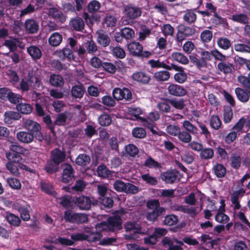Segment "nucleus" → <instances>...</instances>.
Listing matches in <instances>:
<instances>
[{
  "label": "nucleus",
  "mask_w": 250,
  "mask_h": 250,
  "mask_svg": "<svg viewBox=\"0 0 250 250\" xmlns=\"http://www.w3.org/2000/svg\"><path fill=\"white\" fill-rule=\"evenodd\" d=\"M50 158L61 164L66 159V154L64 151L59 148H55L51 150Z\"/></svg>",
  "instance_id": "nucleus-16"
},
{
  "label": "nucleus",
  "mask_w": 250,
  "mask_h": 250,
  "mask_svg": "<svg viewBox=\"0 0 250 250\" xmlns=\"http://www.w3.org/2000/svg\"><path fill=\"white\" fill-rule=\"evenodd\" d=\"M124 13L129 20H135L142 15L141 9L132 4H128L125 7Z\"/></svg>",
  "instance_id": "nucleus-11"
},
{
  "label": "nucleus",
  "mask_w": 250,
  "mask_h": 250,
  "mask_svg": "<svg viewBox=\"0 0 250 250\" xmlns=\"http://www.w3.org/2000/svg\"><path fill=\"white\" fill-rule=\"evenodd\" d=\"M22 100V97L21 95L15 93L11 91L7 101L12 104L18 105V104L21 102Z\"/></svg>",
  "instance_id": "nucleus-55"
},
{
  "label": "nucleus",
  "mask_w": 250,
  "mask_h": 250,
  "mask_svg": "<svg viewBox=\"0 0 250 250\" xmlns=\"http://www.w3.org/2000/svg\"><path fill=\"white\" fill-rule=\"evenodd\" d=\"M197 124L199 127V134L201 135H203L206 139H209L211 137V133L209 131L207 125L203 123L197 121Z\"/></svg>",
  "instance_id": "nucleus-45"
},
{
  "label": "nucleus",
  "mask_w": 250,
  "mask_h": 250,
  "mask_svg": "<svg viewBox=\"0 0 250 250\" xmlns=\"http://www.w3.org/2000/svg\"><path fill=\"white\" fill-rule=\"evenodd\" d=\"M170 67L171 70L173 69L178 72L174 75V79L176 82L179 83H183L187 81L188 78L187 74L185 72L183 67L171 63Z\"/></svg>",
  "instance_id": "nucleus-12"
},
{
  "label": "nucleus",
  "mask_w": 250,
  "mask_h": 250,
  "mask_svg": "<svg viewBox=\"0 0 250 250\" xmlns=\"http://www.w3.org/2000/svg\"><path fill=\"white\" fill-rule=\"evenodd\" d=\"M67 119L66 112L59 113L54 122V125L58 126L64 125H65Z\"/></svg>",
  "instance_id": "nucleus-60"
},
{
  "label": "nucleus",
  "mask_w": 250,
  "mask_h": 250,
  "mask_svg": "<svg viewBox=\"0 0 250 250\" xmlns=\"http://www.w3.org/2000/svg\"><path fill=\"white\" fill-rule=\"evenodd\" d=\"M214 174L218 178H222L224 177L226 174V167L221 164H217L214 165L212 168Z\"/></svg>",
  "instance_id": "nucleus-48"
},
{
  "label": "nucleus",
  "mask_w": 250,
  "mask_h": 250,
  "mask_svg": "<svg viewBox=\"0 0 250 250\" xmlns=\"http://www.w3.org/2000/svg\"><path fill=\"white\" fill-rule=\"evenodd\" d=\"M209 122L210 127L214 129L218 130L221 128L222 122L218 115H212L209 120Z\"/></svg>",
  "instance_id": "nucleus-50"
},
{
  "label": "nucleus",
  "mask_w": 250,
  "mask_h": 250,
  "mask_svg": "<svg viewBox=\"0 0 250 250\" xmlns=\"http://www.w3.org/2000/svg\"><path fill=\"white\" fill-rule=\"evenodd\" d=\"M132 134L133 137L138 139L145 138L146 136V129L143 127H136L132 130Z\"/></svg>",
  "instance_id": "nucleus-54"
},
{
  "label": "nucleus",
  "mask_w": 250,
  "mask_h": 250,
  "mask_svg": "<svg viewBox=\"0 0 250 250\" xmlns=\"http://www.w3.org/2000/svg\"><path fill=\"white\" fill-rule=\"evenodd\" d=\"M214 151L211 148H203L200 153V157L202 160H209L213 158Z\"/></svg>",
  "instance_id": "nucleus-57"
},
{
  "label": "nucleus",
  "mask_w": 250,
  "mask_h": 250,
  "mask_svg": "<svg viewBox=\"0 0 250 250\" xmlns=\"http://www.w3.org/2000/svg\"><path fill=\"white\" fill-rule=\"evenodd\" d=\"M99 204L103 205L104 207L110 208L114 204L113 200L112 198L109 197H99Z\"/></svg>",
  "instance_id": "nucleus-61"
},
{
  "label": "nucleus",
  "mask_w": 250,
  "mask_h": 250,
  "mask_svg": "<svg viewBox=\"0 0 250 250\" xmlns=\"http://www.w3.org/2000/svg\"><path fill=\"white\" fill-rule=\"evenodd\" d=\"M167 70H161L156 72L153 75V78L158 82L168 81L170 78V73Z\"/></svg>",
  "instance_id": "nucleus-32"
},
{
  "label": "nucleus",
  "mask_w": 250,
  "mask_h": 250,
  "mask_svg": "<svg viewBox=\"0 0 250 250\" xmlns=\"http://www.w3.org/2000/svg\"><path fill=\"white\" fill-rule=\"evenodd\" d=\"M101 7L100 2L97 0L91 1L87 5V10L89 13H94L99 10Z\"/></svg>",
  "instance_id": "nucleus-59"
},
{
  "label": "nucleus",
  "mask_w": 250,
  "mask_h": 250,
  "mask_svg": "<svg viewBox=\"0 0 250 250\" xmlns=\"http://www.w3.org/2000/svg\"><path fill=\"white\" fill-rule=\"evenodd\" d=\"M147 63L153 68H163L167 70H171L170 65L167 64L164 62H160L159 60L151 59L148 61Z\"/></svg>",
  "instance_id": "nucleus-43"
},
{
  "label": "nucleus",
  "mask_w": 250,
  "mask_h": 250,
  "mask_svg": "<svg viewBox=\"0 0 250 250\" xmlns=\"http://www.w3.org/2000/svg\"><path fill=\"white\" fill-rule=\"evenodd\" d=\"M143 166L149 168H158L161 167V165L151 156L148 157L146 160Z\"/></svg>",
  "instance_id": "nucleus-53"
},
{
  "label": "nucleus",
  "mask_w": 250,
  "mask_h": 250,
  "mask_svg": "<svg viewBox=\"0 0 250 250\" xmlns=\"http://www.w3.org/2000/svg\"><path fill=\"white\" fill-rule=\"evenodd\" d=\"M33 82V76L29 73L26 78H22L21 80L19 86L16 87V88L21 90L22 93L28 92L30 90Z\"/></svg>",
  "instance_id": "nucleus-13"
},
{
  "label": "nucleus",
  "mask_w": 250,
  "mask_h": 250,
  "mask_svg": "<svg viewBox=\"0 0 250 250\" xmlns=\"http://www.w3.org/2000/svg\"><path fill=\"white\" fill-rule=\"evenodd\" d=\"M74 203L80 210H89L91 206V200L86 196H80L72 199Z\"/></svg>",
  "instance_id": "nucleus-8"
},
{
  "label": "nucleus",
  "mask_w": 250,
  "mask_h": 250,
  "mask_svg": "<svg viewBox=\"0 0 250 250\" xmlns=\"http://www.w3.org/2000/svg\"><path fill=\"white\" fill-rule=\"evenodd\" d=\"M124 228L126 232L133 231L134 233H141V228L135 221L127 222L125 225Z\"/></svg>",
  "instance_id": "nucleus-39"
},
{
  "label": "nucleus",
  "mask_w": 250,
  "mask_h": 250,
  "mask_svg": "<svg viewBox=\"0 0 250 250\" xmlns=\"http://www.w3.org/2000/svg\"><path fill=\"white\" fill-rule=\"evenodd\" d=\"M24 127L31 133L35 138L40 142H42L44 139V136L41 132V127L40 125L37 122L30 119H27L23 124Z\"/></svg>",
  "instance_id": "nucleus-4"
},
{
  "label": "nucleus",
  "mask_w": 250,
  "mask_h": 250,
  "mask_svg": "<svg viewBox=\"0 0 250 250\" xmlns=\"http://www.w3.org/2000/svg\"><path fill=\"white\" fill-rule=\"evenodd\" d=\"M167 101L170 105H171L175 108L178 110H182L185 107L184 101L183 99H165Z\"/></svg>",
  "instance_id": "nucleus-52"
},
{
  "label": "nucleus",
  "mask_w": 250,
  "mask_h": 250,
  "mask_svg": "<svg viewBox=\"0 0 250 250\" xmlns=\"http://www.w3.org/2000/svg\"><path fill=\"white\" fill-rule=\"evenodd\" d=\"M21 115L18 112L14 111H7L4 114V121L5 124L10 125L14 121L19 120Z\"/></svg>",
  "instance_id": "nucleus-22"
},
{
  "label": "nucleus",
  "mask_w": 250,
  "mask_h": 250,
  "mask_svg": "<svg viewBox=\"0 0 250 250\" xmlns=\"http://www.w3.org/2000/svg\"><path fill=\"white\" fill-rule=\"evenodd\" d=\"M74 51L75 50L67 47H64L60 51L59 53V56L63 61L65 60H67L68 62H70L72 61H76V57L74 55Z\"/></svg>",
  "instance_id": "nucleus-17"
},
{
  "label": "nucleus",
  "mask_w": 250,
  "mask_h": 250,
  "mask_svg": "<svg viewBox=\"0 0 250 250\" xmlns=\"http://www.w3.org/2000/svg\"><path fill=\"white\" fill-rule=\"evenodd\" d=\"M17 138L21 143L29 144L33 141L35 136L28 131H21L17 133Z\"/></svg>",
  "instance_id": "nucleus-25"
},
{
  "label": "nucleus",
  "mask_w": 250,
  "mask_h": 250,
  "mask_svg": "<svg viewBox=\"0 0 250 250\" xmlns=\"http://www.w3.org/2000/svg\"><path fill=\"white\" fill-rule=\"evenodd\" d=\"M22 155H25L19 152L7 151L5 152V157L8 160L14 161V162H20L22 160Z\"/></svg>",
  "instance_id": "nucleus-41"
},
{
  "label": "nucleus",
  "mask_w": 250,
  "mask_h": 250,
  "mask_svg": "<svg viewBox=\"0 0 250 250\" xmlns=\"http://www.w3.org/2000/svg\"><path fill=\"white\" fill-rule=\"evenodd\" d=\"M16 108L18 111L23 114H30L32 111V107L29 104L22 103L21 102L17 105Z\"/></svg>",
  "instance_id": "nucleus-49"
},
{
  "label": "nucleus",
  "mask_w": 250,
  "mask_h": 250,
  "mask_svg": "<svg viewBox=\"0 0 250 250\" xmlns=\"http://www.w3.org/2000/svg\"><path fill=\"white\" fill-rule=\"evenodd\" d=\"M6 220L11 226L19 227L21 223V219L17 215L13 213L7 212L5 217Z\"/></svg>",
  "instance_id": "nucleus-37"
},
{
  "label": "nucleus",
  "mask_w": 250,
  "mask_h": 250,
  "mask_svg": "<svg viewBox=\"0 0 250 250\" xmlns=\"http://www.w3.org/2000/svg\"><path fill=\"white\" fill-rule=\"evenodd\" d=\"M49 15L52 17L56 20H58L62 22L65 21V18L62 13L56 8H50L48 11Z\"/></svg>",
  "instance_id": "nucleus-33"
},
{
  "label": "nucleus",
  "mask_w": 250,
  "mask_h": 250,
  "mask_svg": "<svg viewBox=\"0 0 250 250\" xmlns=\"http://www.w3.org/2000/svg\"><path fill=\"white\" fill-rule=\"evenodd\" d=\"M177 32L174 37V40L176 44L181 46L183 42L187 38L193 36L196 33L194 27L186 25L184 24H180L176 27Z\"/></svg>",
  "instance_id": "nucleus-2"
},
{
  "label": "nucleus",
  "mask_w": 250,
  "mask_h": 250,
  "mask_svg": "<svg viewBox=\"0 0 250 250\" xmlns=\"http://www.w3.org/2000/svg\"><path fill=\"white\" fill-rule=\"evenodd\" d=\"M178 138L180 141L184 143H189L192 140V136L190 133L185 131H180L178 134Z\"/></svg>",
  "instance_id": "nucleus-62"
},
{
  "label": "nucleus",
  "mask_w": 250,
  "mask_h": 250,
  "mask_svg": "<svg viewBox=\"0 0 250 250\" xmlns=\"http://www.w3.org/2000/svg\"><path fill=\"white\" fill-rule=\"evenodd\" d=\"M171 56L174 61L182 64H187L189 62L188 57L181 52H174Z\"/></svg>",
  "instance_id": "nucleus-40"
},
{
  "label": "nucleus",
  "mask_w": 250,
  "mask_h": 250,
  "mask_svg": "<svg viewBox=\"0 0 250 250\" xmlns=\"http://www.w3.org/2000/svg\"><path fill=\"white\" fill-rule=\"evenodd\" d=\"M231 166L235 169H238L241 164V158L239 155L235 154H233L230 157Z\"/></svg>",
  "instance_id": "nucleus-63"
},
{
  "label": "nucleus",
  "mask_w": 250,
  "mask_h": 250,
  "mask_svg": "<svg viewBox=\"0 0 250 250\" xmlns=\"http://www.w3.org/2000/svg\"><path fill=\"white\" fill-rule=\"evenodd\" d=\"M182 127L186 131L190 134L194 135H198L199 134V129L189 121H184L182 123Z\"/></svg>",
  "instance_id": "nucleus-34"
},
{
  "label": "nucleus",
  "mask_w": 250,
  "mask_h": 250,
  "mask_svg": "<svg viewBox=\"0 0 250 250\" xmlns=\"http://www.w3.org/2000/svg\"><path fill=\"white\" fill-rule=\"evenodd\" d=\"M235 93L237 98L242 103H246L249 100V91L241 87H236L235 89Z\"/></svg>",
  "instance_id": "nucleus-26"
},
{
  "label": "nucleus",
  "mask_w": 250,
  "mask_h": 250,
  "mask_svg": "<svg viewBox=\"0 0 250 250\" xmlns=\"http://www.w3.org/2000/svg\"><path fill=\"white\" fill-rule=\"evenodd\" d=\"M127 48L130 54L133 57L141 59H147L153 54L152 52L143 51V45L138 42H132L127 44Z\"/></svg>",
  "instance_id": "nucleus-3"
},
{
  "label": "nucleus",
  "mask_w": 250,
  "mask_h": 250,
  "mask_svg": "<svg viewBox=\"0 0 250 250\" xmlns=\"http://www.w3.org/2000/svg\"><path fill=\"white\" fill-rule=\"evenodd\" d=\"M86 184L83 180H78L76 181L74 186L72 187L69 186H65L62 188V189L65 191L73 193V191L76 192H82L85 188Z\"/></svg>",
  "instance_id": "nucleus-18"
},
{
  "label": "nucleus",
  "mask_w": 250,
  "mask_h": 250,
  "mask_svg": "<svg viewBox=\"0 0 250 250\" xmlns=\"http://www.w3.org/2000/svg\"><path fill=\"white\" fill-rule=\"evenodd\" d=\"M112 95L114 98L117 101L125 99L126 101L131 102L132 100V93L127 88L124 87L121 89L115 88L113 89Z\"/></svg>",
  "instance_id": "nucleus-7"
},
{
  "label": "nucleus",
  "mask_w": 250,
  "mask_h": 250,
  "mask_svg": "<svg viewBox=\"0 0 250 250\" xmlns=\"http://www.w3.org/2000/svg\"><path fill=\"white\" fill-rule=\"evenodd\" d=\"M99 124L102 126H107L109 125L111 122V117L108 114H103L98 118Z\"/></svg>",
  "instance_id": "nucleus-58"
},
{
  "label": "nucleus",
  "mask_w": 250,
  "mask_h": 250,
  "mask_svg": "<svg viewBox=\"0 0 250 250\" xmlns=\"http://www.w3.org/2000/svg\"><path fill=\"white\" fill-rule=\"evenodd\" d=\"M18 163L14 162V161L8 160L5 166L6 169L10 173L16 177H19L20 176L18 165H17Z\"/></svg>",
  "instance_id": "nucleus-29"
},
{
  "label": "nucleus",
  "mask_w": 250,
  "mask_h": 250,
  "mask_svg": "<svg viewBox=\"0 0 250 250\" xmlns=\"http://www.w3.org/2000/svg\"><path fill=\"white\" fill-rule=\"evenodd\" d=\"M27 52L34 60H38L41 58L42 52L41 49L35 45H30L27 48Z\"/></svg>",
  "instance_id": "nucleus-27"
},
{
  "label": "nucleus",
  "mask_w": 250,
  "mask_h": 250,
  "mask_svg": "<svg viewBox=\"0 0 250 250\" xmlns=\"http://www.w3.org/2000/svg\"><path fill=\"white\" fill-rule=\"evenodd\" d=\"M196 8L187 9L183 15V21L189 24L194 23L197 20Z\"/></svg>",
  "instance_id": "nucleus-23"
},
{
  "label": "nucleus",
  "mask_w": 250,
  "mask_h": 250,
  "mask_svg": "<svg viewBox=\"0 0 250 250\" xmlns=\"http://www.w3.org/2000/svg\"><path fill=\"white\" fill-rule=\"evenodd\" d=\"M246 189L240 187L237 190L233 191L230 195V201L233 205L234 210L239 209L241 208L239 200L241 199L246 193Z\"/></svg>",
  "instance_id": "nucleus-9"
},
{
  "label": "nucleus",
  "mask_w": 250,
  "mask_h": 250,
  "mask_svg": "<svg viewBox=\"0 0 250 250\" xmlns=\"http://www.w3.org/2000/svg\"><path fill=\"white\" fill-rule=\"evenodd\" d=\"M165 213L166 209L164 208H160L159 209L147 212L146 217L148 221L154 222L157 220L159 217L164 215Z\"/></svg>",
  "instance_id": "nucleus-21"
},
{
  "label": "nucleus",
  "mask_w": 250,
  "mask_h": 250,
  "mask_svg": "<svg viewBox=\"0 0 250 250\" xmlns=\"http://www.w3.org/2000/svg\"><path fill=\"white\" fill-rule=\"evenodd\" d=\"M24 28L26 32L29 34H34L39 30V24L33 19L26 20L24 23Z\"/></svg>",
  "instance_id": "nucleus-20"
},
{
  "label": "nucleus",
  "mask_w": 250,
  "mask_h": 250,
  "mask_svg": "<svg viewBox=\"0 0 250 250\" xmlns=\"http://www.w3.org/2000/svg\"><path fill=\"white\" fill-rule=\"evenodd\" d=\"M49 82L51 85L60 87L64 84V80L62 77L59 74H52L49 77Z\"/></svg>",
  "instance_id": "nucleus-30"
},
{
  "label": "nucleus",
  "mask_w": 250,
  "mask_h": 250,
  "mask_svg": "<svg viewBox=\"0 0 250 250\" xmlns=\"http://www.w3.org/2000/svg\"><path fill=\"white\" fill-rule=\"evenodd\" d=\"M161 243L168 250H184L182 247L184 245L183 242L175 237H165L162 239Z\"/></svg>",
  "instance_id": "nucleus-5"
},
{
  "label": "nucleus",
  "mask_w": 250,
  "mask_h": 250,
  "mask_svg": "<svg viewBox=\"0 0 250 250\" xmlns=\"http://www.w3.org/2000/svg\"><path fill=\"white\" fill-rule=\"evenodd\" d=\"M97 34L98 35V43L103 47L107 46L110 42V39L107 34L102 30L98 31Z\"/></svg>",
  "instance_id": "nucleus-28"
},
{
  "label": "nucleus",
  "mask_w": 250,
  "mask_h": 250,
  "mask_svg": "<svg viewBox=\"0 0 250 250\" xmlns=\"http://www.w3.org/2000/svg\"><path fill=\"white\" fill-rule=\"evenodd\" d=\"M123 220L119 215L110 216L106 221H103L96 226L97 228L102 230L108 232H115L122 229Z\"/></svg>",
  "instance_id": "nucleus-1"
},
{
  "label": "nucleus",
  "mask_w": 250,
  "mask_h": 250,
  "mask_svg": "<svg viewBox=\"0 0 250 250\" xmlns=\"http://www.w3.org/2000/svg\"><path fill=\"white\" fill-rule=\"evenodd\" d=\"M21 43V41L17 38L13 40H5L3 45L9 48L11 52H15L17 50V43Z\"/></svg>",
  "instance_id": "nucleus-46"
},
{
  "label": "nucleus",
  "mask_w": 250,
  "mask_h": 250,
  "mask_svg": "<svg viewBox=\"0 0 250 250\" xmlns=\"http://www.w3.org/2000/svg\"><path fill=\"white\" fill-rule=\"evenodd\" d=\"M232 250H248V247L244 241L236 240L232 246Z\"/></svg>",
  "instance_id": "nucleus-64"
},
{
  "label": "nucleus",
  "mask_w": 250,
  "mask_h": 250,
  "mask_svg": "<svg viewBox=\"0 0 250 250\" xmlns=\"http://www.w3.org/2000/svg\"><path fill=\"white\" fill-rule=\"evenodd\" d=\"M177 175L172 171H167L162 174V180L167 183L172 184L175 182Z\"/></svg>",
  "instance_id": "nucleus-44"
},
{
  "label": "nucleus",
  "mask_w": 250,
  "mask_h": 250,
  "mask_svg": "<svg viewBox=\"0 0 250 250\" xmlns=\"http://www.w3.org/2000/svg\"><path fill=\"white\" fill-rule=\"evenodd\" d=\"M70 25L75 30L82 31L84 29V22L82 18L77 17L71 20Z\"/></svg>",
  "instance_id": "nucleus-35"
},
{
  "label": "nucleus",
  "mask_w": 250,
  "mask_h": 250,
  "mask_svg": "<svg viewBox=\"0 0 250 250\" xmlns=\"http://www.w3.org/2000/svg\"><path fill=\"white\" fill-rule=\"evenodd\" d=\"M29 208V206L23 207L21 206H19L17 208L18 211L20 213L21 218L24 221H27L30 219V215L28 209Z\"/></svg>",
  "instance_id": "nucleus-51"
},
{
  "label": "nucleus",
  "mask_w": 250,
  "mask_h": 250,
  "mask_svg": "<svg viewBox=\"0 0 250 250\" xmlns=\"http://www.w3.org/2000/svg\"><path fill=\"white\" fill-rule=\"evenodd\" d=\"M75 171L72 166L68 163L63 164L62 182L64 184H71L75 180Z\"/></svg>",
  "instance_id": "nucleus-6"
},
{
  "label": "nucleus",
  "mask_w": 250,
  "mask_h": 250,
  "mask_svg": "<svg viewBox=\"0 0 250 250\" xmlns=\"http://www.w3.org/2000/svg\"><path fill=\"white\" fill-rule=\"evenodd\" d=\"M91 159L89 155L86 154H80L77 157L75 162L81 166H86L90 162Z\"/></svg>",
  "instance_id": "nucleus-47"
},
{
  "label": "nucleus",
  "mask_w": 250,
  "mask_h": 250,
  "mask_svg": "<svg viewBox=\"0 0 250 250\" xmlns=\"http://www.w3.org/2000/svg\"><path fill=\"white\" fill-rule=\"evenodd\" d=\"M102 235L100 233L89 236L83 233H78L71 235V238L75 241L86 240L90 242H95L100 240Z\"/></svg>",
  "instance_id": "nucleus-10"
},
{
  "label": "nucleus",
  "mask_w": 250,
  "mask_h": 250,
  "mask_svg": "<svg viewBox=\"0 0 250 250\" xmlns=\"http://www.w3.org/2000/svg\"><path fill=\"white\" fill-rule=\"evenodd\" d=\"M132 78L135 81L143 84H148L151 80V76L149 74L141 71L134 73Z\"/></svg>",
  "instance_id": "nucleus-14"
},
{
  "label": "nucleus",
  "mask_w": 250,
  "mask_h": 250,
  "mask_svg": "<svg viewBox=\"0 0 250 250\" xmlns=\"http://www.w3.org/2000/svg\"><path fill=\"white\" fill-rule=\"evenodd\" d=\"M234 48L237 52L250 53V41L246 40L244 43H235Z\"/></svg>",
  "instance_id": "nucleus-31"
},
{
  "label": "nucleus",
  "mask_w": 250,
  "mask_h": 250,
  "mask_svg": "<svg viewBox=\"0 0 250 250\" xmlns=\"http://www.w3.org/2000/svg\"><path fill=\"white\" fill-rule=\"evenodd\" d=\"M167 90L170 95L178 97L183 96L187 93L186 89L183 86L176 84H169Z\"/></svg>",
  "instance_id": "nucleus-15"
},
{
  "label": "nucleus",
  "mask_w": 250,
  "mask_h": 250,
  "mask_svg": "<svg viewBox=\"0 0 250 250\" xmlns=\"http://www.w3.org/2000/svg\"><path fill=\"white\" fill-rule=\"evenodd\" d=\"M218 46L224 50H228L231 46L230 41L227 38L220 37L217 42Z\"/></svg>",
  "instance_id": "nucleus-56"
},
{
  "label": "nucleus",
  "mask_w": 250,
  "mask_h": 250,
  "mask_svg": "<svg viewBox=\"0 0 250 250\" xmlns=\"http://www.w3.org/2000/svg\"><path fill=\"white\" fill-rule=\"evenodd\" d=\"M60 165L58 162L50 158L47 161L44 169L48 174H52L59 171Z\"/></svg>",
  "instance_id": "nucleus-19"
},
{
  "label": "nucleus",
  "mask_w": 250,
  "mask_h": 250,
  "mask_svg": "<svg viewBox=\"0 0 250 250\" xmlns=\"http://www.w3.org/2000/svg\"><path fill=\"white\" fill-rule=\"evenodd\" d=\"M96 172L99 177L103 178H108L110 176H112V171L109 170L104 164L99 165L97 168Z\"/></svg>",
  "instance_id": "nucleus-36"
},
{
  "label": "nucleus",
  "mask_w": 250,
  "mask_h": 250,
  "mask_svg": "<svg viewBox=\"0 0 250 250\" xmlns=\"http://www.w3.org/2000/svg\"><path fill=\"white\" fill-rule=\"evenodd\" d=\"M85 88L83 85H75L72 86L71 90L72 97L75 98H82L84 94Z\"/></svg>",
  "instance_id": "nucleus-42"
},
{
  "label": "nucleus",
  "mask_w": 250,
  "mask_h": 250,
  "mask_svg": "<svg viewBox=\"0 0 250 250\" xmlns=\"http://www.w3.org/2000/svg\"><path fill=\"white\" fill-rule=\"evenodd\" d=\"M62 41V36L58 32H54L49 38L48 42L52 46L57 47L61 44Z\"/></svg>",
  "instance_id": "nucleus-38"
},
{
  "label": "nucleus",
  "mask_w": 250,
  "mask_h": 250,
  "mask_svg": "<svg viewBox=\"0 0 250 250\" xmlns=\"http://www.w3.org/2000/svg\"><path fill=\"white\" fill-rule=\"evenodd\" d=\"M217 69L218 70L226 75L232 73L233 71L235 69V66L233 63L222 62L218 63Z\"/></svg>",
  "instance_id": "nucleus-24"
}]
</instances>
